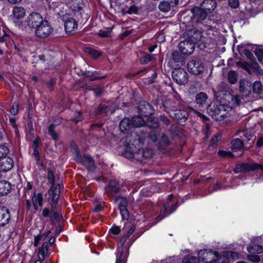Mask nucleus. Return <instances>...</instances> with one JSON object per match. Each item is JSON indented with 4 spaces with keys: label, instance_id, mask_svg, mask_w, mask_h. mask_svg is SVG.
<instances>
[{
    "label": "nucleus",
    "instance_id": "5",
    "mask_svg": "<svg viewBox=\"0 0 263 263\" xmlns=\"http://www.w3.org/2000/svg\"><path fill=\"white\" fill-rule=\"evenodd\" d=\"M173 80L180 85L184 84L188 81V74L183 68H175L172 73Z\"/></svg>",
    "mask_w": 263,
    "mask_h": 263
},
{
    "label": "nucleus",
    "instance_id": "31",
    "mask_svg": "<svg viewBox=\"0 0 263 263\" xmlns=\"http://www.w3.org/2000/svg\"><path fill=\"white\" fill-rule=\"evenodd\" d=\"M247 250L250 253L252 254H259L263 252V247L258 245L248 246Z\"/></svg>",
    "mask_w": 263,
    "mask_h": 263
},
{
    "label": "nucleus",
    "instance_id": "21",
    "mask_svg": "<svg viewBox=\"0 0 263 263\" xmlns=\"http://www.w3.org/2000/svg\"><path fill=\"white\" fill-rule=\"evenodd\" d=\"M109 112L111 113L114 112V110L111 109V106L109 105L101 104L96 107L95 110V114L96 115L104 116Z\"/></svg>",
    "mask_w": 263,
    "mask_h": 263
},
{
    "label": "nucleus",
    "instance_id": "62",
    "mask_svg": "<svg viewBox=\"0 0 263 263\" xmlns=\"http://www.w3.org/2000/svg\"><path fill=\"white\" fill-rule=\"evenodd\" d=\"M95 95L98 97L101 96L103 91V88L101 87H97L93 89Z\"/></svg>",
    "mask_w": 263,
    "mask_h": 263
},
{
    "label": "nucleus",
    "instance_id": "14",
    "mask_svg": "<svg viewBox=\"0 0 263 263\" xmlns=\"http://www.w3.org/2000/svg\"><path fill=\"white\" fill-rule=\"evenodd\" d=\"M257 166L256 163H241L237 164L234 172L235 173H246L251 171H255V166Z\"/></svg>",
    "mask_w": 263,
    "mask_h": 263
},
{
    "label": "nucleus",
    "instance_id": "20",
    "mask_svg": "<svg viewBox=\"0 0 263 263\" xmlns=\"http://www.w3.org/2000/svg\"><path fill=\"white\" fill-rule=\"evenodd\" d=\"M239 91L241 94L247 97L251 92V84L245 80H241L239 82Z\"/></svg>",
    "mask_w": 263,
    "mask_h": 263
},
{
    "label": "nucleus",
    "instance_id": "6",
    "mask_svg": "<svg viewBox=\"0 0 263 263\" xmlns=\"http://www.w3.org/2000/svg\"><path fill=\"white\" fill-rule=\"evenodd\" d=\"M43 21V18L40 13L32 12L28 16L25 23L29 28L35 29Z\"/></svg>",
    "mask_w": 263,
    "mask_h": 263
},
{
    "label": "nucleus",
    "instance_id": "52",
    "mask_svg": "<svg viewBox=\"0 0 263 263\" xmlns=\"http://www.w3.org/2000/svg\"><path fill=\"white\" fill-rule=\"evenodd\" d=\"M159 120L162 123V124L166 126H169L171 124L170 120L164 115H160L159 117Z\"/></svg>",
    "mask_w": 263,
    "mask_h": 263
},
{
    "label": "nucleus",
    "instance_id": "48",
    "mask_svg": "<svg viewBox=\"0 0 263 263\" xmlns=\"http://www.w3.org/2000/svg\"><path fill=\"white\" fill-rule=\"evenodd\" d=\"M9 153L8 148L4 145H0V159L6 157Z\"/></svg>",
    "mask_w": 263,
    "mask_h": 263
},
{
    "label": "nucleus",
    "instance_id": "39",
    "mask_svg": "<svg viewBox=\"0 0 263 263\" xmlns=\"http://www.w3.org/2000/svg\"><path fill=\"white\" fill-rule=\"evenodd\" d=\"M141 152L142 149H138L136 152L133 151L132 153L130 154L131 156L130 157V158L135 159L139 162H141L143 158V157L141 153Z\"/></svg>",
    "mask_w": 263,
    "mask_h": 263
},
{
    "label": "nucleus",
    "instance_id": "43",
    "mask_svg": "<svg viewBox=\"0 0 263 263\" xmlns=\"http://www.w3.org/2000/svg\"><path fill=\"white\" fill-rule=\"evenodd\" d=\"M85 51L86 53L95 59L98 58L101 55V53L99 51L92 49L90 48H86L85 49Z\"/></svg>",
    "mask_w": 263,
    "mask_h": 263
},
{
    "label": "nucleus",
    "instance_id": "11",
    "mask_svg": "<svg viewBox=\"0 0 263 263\" xmlns=\"http://www.w3.org/2000/svg\"><path fill=\"white\" fill-rule=\"evenodd\" d=\"M138 110L139 113L144 117L151 116L153 114L154 110L152 106L145 101L140 102L138 106Z\"/></svg>",
    "mask_w": 263,
    "mask_h": 263
},
{
    "label": "nucleus",
    "instance_id": "40",
    "mask_svg": "<svg viewBox=\"0 0 263 263\" xmlns=\"http://www.w3.org/2000/svg\"><path fill=\"white\" fill-rule=\"evenodd\" d=\"M160 146L164 148L170 144L168 137L165 134H162L159 140Z\"/></svg>",
    "mask_w": 263,
    "mask_h": 263
},
{
    "label": "nucleus",
    "instance_id": "55",
    "mask_svg": "<svg viewBox=\"0 0 263 263\" xmlns=\"http://www.w3.org/2000/svg\"><path fill=\"white\" fill-rule=\"evenodd\" d=\"M120 210L123 219H128L129 217V212L127 210V208L120 209Z\"/></svg>",
    "mask_w": 263,
    "mask_h": 263
},
{
    "label": "nucleus",
    "instance_id": "7",
    "mask_svg": "<svg viewBox=\"0 0 263 263\" xmlns=\"http://www.w3.org/2000/svg\"><path fill=\"white\" fill-rule=\"evenodd\" d=\"M191 12L192 16L191 21L192 24L200 23L206 17L208 14L200 6L194 7Z\"/></svg>",
    "mask_w": 263,
    "mask_h": 263
},
{
    "label": "nucleus",
    "instance_id": "61",
    "mask_svg": "<svg viewBox=\"0 0 263 263\" xmlns=\"http://www.w3.org/2000/svg\"><path fill=\"white\" fill-rule=\"evenodd\" d=\"M249 260L254 262H258L260 261V258L258 255H251L248 256Z\"/></svg>",
    "mask_w": 263,
    "mask_h": 263
},
{
    "label": "nucleus",
    "instance_id": "13",
    "mask_svg": "<svg viewBox=\"0 0 263 263\" xmlns=\"http://www.w3.org/2000/svg\"><path fill=\"white\" fill-rule=\"evenodd\" d=\"M215 96L216 101L219 102L221 104L225 105L224 106H229V103L232 98V96L229 92L223 90L218 91L215 92Z\"/></svg>",
    "mask_w": 263,
    "mask_h": 263
},
{
    "label": "nucleus",
    "instance_id": "25",
    "mask_svg": "<svg viewBox=\"0 0 263 263\" xmlns=\"http://www.w3.org/2000/svg\"><path fill=\"white\" fill-rule=\"evenodd\" d=\"M26 15V10L22 7H14L12 11V18L14 20H19L24 18Z\"/></svg>",
    "mask_w": 263,
    "mask_h": 263
},
{
    "label": "nucleus",
    "instance_id": "17",
    "mask_svg": "<svg viewBox=\"0 0 263 263\" xmlns=\"http://www.w3.org/2000/svg\"><path fill=\"white\" fill-rule=\"evenodd\" d=\"M14 165L13 159L10 157H6L1 159L0 162V171L6 172L10 171Z\"/></svg>",
    "mask_w": 263,
    "mask_h": 263
},
{
    "label": "nucleus",
    "instance_id": "8",
    "mask_svg": "<svg viewBox=\"0 0 263 263\" xmlns=\"http://www.w3.org/2000/svg\"><path fill=\"white\" fill-rule=\"evenodd\" d=\"M127 237H128V235L124 234L121 237L120 240V243L122 246V248L118 250V252L116 255V263H125L126 261L128 253L126 252V249H124L123 247V246L126 241Z\"/></svg>",
    "mask_w": 263,
    "mask_h": 263
},
{
    "label": "nucleus",
    "instance_id": "30",
    "mask_svg": "<svg viewBox=\"0 0 263 263\" xmlns=\"http://www.w3.org/2000/svg\"><path fill=\"white\" fill-rule=\"evenodd\" d=\"M131 120L133 127H141L145 124V121L140 116H135Z\"/></svg>",
    "mask_w": 263,
    "mask_h": 263
},
{
    "label": "nucleus",
    "instance_id": "50",
    "mask_svg": "<svg viewBox=\"0 0 263 263\" xmlns=\"http://www.w3.org/2000/svg\"><path fill=\"white\" fill-rule=\"evenodd\" d=\"M47 178L49 182L52 184V186L50 188V190H52L54 184V176L53 172L51 170H49L47 175Z\"/></svg>",
    "mask_w": 263,
    "mask_h": 263
},
{
    "label": "nucleus",
    "instance_id": "28",
    "mask_svg": "<svg viewBox=\"0 0 263 263\" xmlns=\"http://www.w3.org/2000/svg\"><path fill=\"white\" fill-rule=\"evenodd\" d=\"M61 122V120H59L58 122H57V124H51L50 125L48 128V133L51 137V138L54 141H57L58 140L59 135L57 133H56L55 130V127L60 124Z\"/></svg>",
    "mask_w": 263,
    "mask_h": 263
},
{
    "label": "nucleus",
    "instance_id": "16",
    "mask_svg": "<svg viewBox=\"0 0 263 263\" xmlns=\"http://www.w3.org/2000/svg\"><path fill=\"white\" fill-rule=\"evenodd\" d=\"M120 189V186L118 181L115 180H110L108 185L105 187V193L108 196L117 194Z\"/></svg>",
    "mask_w": 263,
    "mask_h": 263
},
{
    "label": "nucleus",
    "instance_id": "44",
    "mask_svg": "<svg viewBox=\"0 0 263 263\" xmlns=\"http://www.w3.org/2000/svg\"><path fill=\"white\" fill-rule=\"evenodd\" d=\"M155 59V55L148 54L140 58V62L142 64H146Z\"/></svg>",
    "mask_w": 263,
    "mask_h": 263
},
{
    "label": "nucleus",
    "instance_id": "32",
    "mask_svg": "<svg viewBox=\"0 0 263 263\" xmlns=\"http://www.w3.org/2000/svg\"><path fill=\"white\" fill-rule=\"evenodd\" d=\"M115 202L119 204V209L127 208L128 202L126 198L118 196L115 198Z\"/></svg>",
    "mask_w": 263,
    "mask_h": 263
},
{
    "label": "nucleus",
    "instance_id": "10",
    "mask_svg": "<svg viewBox=\"0 0 263 263\" xmlns=\"http://www.w3.org/2000/svg\"><path fill=\"white\" fill-rule=\"evenodd\" d=\"M198 255L203 261L209 263L215 261L217 257V253L211 250H201L198 252Z\"/></svg>",
    "mask_w": 263,
    "mask_h": 263
},
{
    "label": "nucleus",
    "instance_id": "64",
    "mask_svg": "<svg viewBox=\"0 0 263 263\" xmlns=\"http://www.w3.org/2000/svg\"><path fill=\"white\" fill-rule=\"evenodd\" d=\"M110 32L108 30L103 31L100 30L99 33V35L103 37H106L110 36Z\"/></svg>",
    "mask_w": 263,
    "mask_h": 263
},
{
    "label": "nucleus",
    "instance_id": "47",
    "mask_svg": "<svg viewBox=\"0 0 263 263\" xmlns=\"http://www.w3.org/2000/svg\"><path fill=\"white\" fill-rule=\"evenodd\" d=\"M147 126L153 129L157 128L159 126V123L157 119H151L147 123Z\"/></svg>",
    "mask_w": 263,
    "mask_h": 263
},
{
    "label": "nucleus",
    "instance_id": "54",
    "mask_svg": "<svg viewBox=\"0 0 263 263\" xmlns=\"http://www.w3.org/2000/svg\"><path fill=\"white\" fill-rule=\"evenodd\" d=\"M138 9L135 6H132L128 8L127 10L124 9L125 13L132 14H137Z\"/></svg>",
    "mask_w": 263,
    "mask_h": 263
},
{
    "label": "nucleus",
    "instance_id": "49",
    "mask_svg": "<svg viewBox=\"0 0 263 263\" xmlns=\"http://www.w3.org/2000/svg\"><path fill=\"white\" fill-rule=\"evenodd\" d=\"M218 155L223 158L224 157H230V158H234L235 157L234 155L230 151H219L218 152Z\"/></svg>",
    "mask_w": 263,
    "mask_h": 263
},
{
    "label": "nucleus",
    "instance_id": "35",
    "mask_svg": "<svg viewBox=\"0 0 263 263\" xmlns=\"http://www.w3.org/2000/svg\"><path fill=\"white\" fill-rule=\"evenodd\" d=\"M43 198L42 195L41 193H39L37 196H34L32 197V202L34 208L37 209L38 205H41L42 204Z\"/></svg>",
    "mask_w": 263,
    "mask_h": 263
},
{
    "label": "nucleus",
    "instance_id": "27",
    "mask_svg": "<svg viewBox=\"0 0 263 263\" xmlns=\"http://www.w3.org/2000/svg\"><path fill=\"white\" fill-rule=\"evenodd\" d=\"M11 189L10 183L6 180H0V196H4L10 193Z\"/></svg>",
    "mask_w": 263,
    "mask_h": 263
},
{
    "label": "nucleus",
    "instance_id": "60",
    "mask_svg": "<svg viewBox=\"0 0 263 263\" xmlns=\"http://www.w3.org/2000/svg\"><path fill=\"white\" fill-rule=\"evenodd\" d=\"M172 59L175 62H179L180 59V53L178 51H174L172 52Z\"/></svg>",
    "mask_w": 263,
    "mask_h": 263
},
{
    "label": "nucleus",
    "instance_id": "51",
    "mask_svg": "<svg viewBox=\"0 0 263 263\" xmlns=\"http://www.w3.org/2000/svg\"><path fill=\"white\" fill-rule=\"evenodd\" d=\"M169 206H170L169 203H166L164 204L163 210L161 211L159 216H158L157 217V219H159L158 221L164 218L166 216V214H165V213L166 211V209L169 207Z\"/></svg>",
    "mask_w": 263,
    "mask_h": 263
},
{
    "label": "nucleus",
    "instance_id": "29",
    "mask_svg": "<svg viewBox=\"0 0 263 263\" xmlns=\"http://www.w3.org/2000/svg\"><path fill=\"white\" fill-rule=\"evenodd\" d=\"M196 102L199 106H202L206 103L208 96L203 92H200L196 95Z\"/></svg>",
    "mask_w": 263,
    "mask_h": 263
},
{
    "label": "nucleus",
    "instance_id": "46",
    "mask_svg": "<svg viewBox=\"0 0 263 263\" xmlns=\"http://www.w3.org/2000/svg\"><path fill=\"white\" fill-rule=\"evenodd\" d=\"M141 155L143 156V158L147 159L151 158L153 154V151L149 148H145L142 149L141 152Z\"/></svg>",
    "mask_w": 263,
    "mask_h": 263
},
{
    "label": "nucleus",
    "instance_id": "4",
    "mask_svg": "<svg viewBox=\"0 0 263 263\" xmlns=\"http://www.w3.org/2000/svg\"><path fill=\"white\" fill-rule=\"evenodd\" d=\"M53 29L49 23L44 20L39 26L35 28V33L36 35L41 38H45L51 34Z\"/></svg>",
    "mask_w": 263,
    "mask_h": 263
},
{
    "label": "nucleus",
    "instance_id": "58",
    "mask_svg": "<svg viewBox=\"0 0 263 263\" xmlns=\"http://www.w3.org/2000/svg\"><path fill=\"white\" fill-rule=\"evenodd\" d=\"M238 0H229V5L230 7L233 8H236L239 6Z\"/></svg>",
    "mask_w": 263,
    "mask_h": 263
},
{
    "label": "nucleus",
    "instance_id": "34",
    "mask_svg": "<svg viewBox=\"0 0 263 263\" xmlns=\"http://www.w3.org/2000/svg\"><path fill=\"white\" fill-rule=\"evenodd\" d=\"M253 90L255 93L260 95L263 91V86L260 81H255L253 83Z\"/></svg>",
    "mask_w": 263,
    "mask_h": 263
},
{
    "label": "nucleus",
    "instance_id": "24",
    "mask_svg": "<svg viewBox=\"0 0 263 263\" xmlns=\"http://www.w3.org/2000/svg\"><path fill=\"white\" fill-rule=\"evenodd\" d=\"M179 0H170V2L163 1L160 2L159 5V9L162 12H168L171 9V6L173 7L176 6L178 3Z\"/></svg>",
    "mask_w": 263,
    "mask_h": 263
},
{
    "label": "nucleus",
    "instance_id": "12",
    "mask_svg": "<svg viewBox=\"0 0 263 263\" xmlns=\"http://www.w3.org/2000/svg\"><path fill=\"white\" fill-rule=\"evenodd\" d=\"M170 116L175 121L183 123L187 119L189 114L185 110L176 108L173 112L170 114Z\"/></svg>",
    "mask_w": 263,
    "mask_h": 263
},
{
    "label": "nucleus",
    "instance_id": "19",
    "mask_svg": "<svg viewBox=\"0 0 263 263\" xmlns=\"http://www.w3.org/2000/svg\"><path fill=\"white\" fill-rule=\"evenodd\" d=\"M208 14L213 12L217 6L216 0H203L200 6Z\"/></svg>",
    "mask_w": 263,
    "mask_h": 263
},
{
    "label": "nucleus",
    "instance_id": "38",
    "mask_svg": "<svg viewBox=\"0 0 263 263\" xmlns=\"http://www.w3.org/2000/svg\"><path fill=\"white\" fill-rule=\"evenodd\" d=\"M183 263H199V260L196 257L189 255L185 256L182 259Z\"/></svg>",
    "mask_w": 263,
    "mask_h": 263
},
{
    "label": "nucleus",
    "instance_id": "37",
    "mask_svg": "<svg viewBox=\"0 0 263 263\" xmlns=\"http://www.w3.org/2000/svg\"><path fill=\"white\" fill-rule=\"evenodd\" d=\"M232 147L233 149H240L243 146L242 140L237 138L232 141Z\"/></svg>",
    "mask_w": 263,
    "mask_h": 263
},
{
    "label": "nucleus",
    "instance_id": "18",
    "mask_svg": "<svg viewBox=\"0 0 263 263\" xmlns=\"http://www.w3.org/2000/svg\"><path fill=\"white\" fill-rule=\"evenodd\" d=\"M10 219L9 211L5 207L0 206V226L3 227L8 224Z\"/></svg>",
    "mask_w": 263,
    "mask_h": 263
},
{
    "label": "nucleus",
    "instance_id": "42",
    "mask_svg": "<svg viewBox=\"0 0 263 263\" xmlns=\"http://www.w3.org/2000/svg\"><path fill=\"white\" fill-rule=\"evenodd\" d=\"M48 243L46 241L44 242L42 247L39 248V253L42 256V259L44 260L45 258V256L47 253L48 252Z\"/></svg>",
    "mask_w": 263,
    "mask_h": 263
},
{
    "label": "nucleus",
    "instance_id": "33",
    "mask_svg": "<svg viewBox=\"0 0 263 263\" xmlns=\"http://www.w3.org/2000/svg\"><path fill=\"white\" fill-rule=\"evenodd\" d=\"M60 193V184L57 185L53 190V194L52 197V202L54 204H57L59 200V198Z\"/></svg>",
    "mask_w": 263,
    "mask_h": 263
},
{
    "label": "nucleus",
    "instance_id": "15",
    "mask_svg": "<svg viewBox=\"0 0 263 263\" xmlns=\"http://www.w3.org/2000/svg\"><path fill=\"white\" fill-rule=\"evenodd\" d=\"M178 47L180 51L184 54H191L194 50L195 45L192 42L185 40L181 42Z\"/></svg>",
    "mask_w": 263,
    "mask_h": 263
},
{
    "label": "nucleus",
    "instance_id": "59",
    "mask_svg": "<svg viewBox=\"0 0 263 263\" xmlns=\"http://www.w3.org/2000/svg\"><path fill=\"white\" fill-rule=\"evenodd\" d=\"M120 228L118 226H113L110 229V232L114 234V235H118L120 233Z\"/></svg>",
    "mask_w": 263,
    "mask_h": 263
},
{
    "label": "nucleus",
    "instance_id": "22",
    "mask_svg": "<svg viewBox=\"0 0 263 263\" xmlns=\"http://www.w3.org/2000/svg\"><path fill=\"white\" fill-rule=\"evenodd\" d=\"M243 53L246 58L250 61V63L248 64L249 66L255 69V70H258L260 68V66L255 61V58L253 55L252 52L248 49H245L243 51Z\"/></svg>",
    "mask_w": 263,
    "mask_h": 263
},
{
    "label": "nucleus",
    "instance_id": "45",
    "mask_svg": "<svg viewBox=\"0 0 263 263\" xmlns=\"http://www.w3.org/2000/svg\"><path fill=\"white\" fill-rule=\"evenodd\" d=\"M238 134H242V136H240L241 138L245 137L248 140H250L253 137V135L251 130L249 129H245L244 130H239L238 132Z\"/></svg>",
    "mask_w": 263,
    "mask_h": 263
},
{
    "label": "nucleus",
    "instance_id": "23",
    "mask_svg": "<svg viewBox=\"0 0 263 263\" xmlns=\"http://www.w3.org/2000/svg\"><path fill=\"white\" fill-rule=\"evenodd\" d=\"M77 22L72 18L67 20L64 23V27L67 33H72L77 29Z\"/></svg>",
    "mask_w": 263,
    "mask_h": 263
},
{
    "label": "nucleus",
    "instance_id": "53",
    "mask_svg": "<svg viewBox=\"0 0 263 263\" xmlns=\"http://www.w3.org/2000/svg\"><path fill=\"white\" fill-rule=\"evenodd\" d=\"M215 263H229V258L225 255L217 257L215 260Z\"/></svg>",
    "mask_w": 263,
    "mask_h": 263
},
{
    "label": "nucleus",
    "instance_id": "9",
    "mask_svg": "<svg viewBox=\"0 0 263 263\" xmlns=\"http://www.w3.org/2000/svg\"><path fill=\"white\" fill-rule=\"evenodd\" d=\"M188 71L194 74H199L204 70L203 63L199 60H192L190 61L187 64Z\"/></svg>",
    "mask_w": 263,
    "mask_h": 263
},
{
    "label": "nucleus",
    "instance_id": "36",
    "mask_svg": "<svg viewBox=\"0 0 263 263\" xmlns=\"http://www.w3.org/2000/svg\"><path fill=\"white\" fill-rule=\"evenodd\" d=\"M228 79L231 84H234L237 81L238 75L234 71H230L228 73Z\"/></svg>",
    "mask_w": 263,
    "mask_h": 263
},
{
    "label": "nucleus",
    "instance_id": "26",
    "mask_svg": "<svg viewBox=\"0 0 263 263\" xmlns=\"http://www.w3.org/2000/svg\"><path fill=\"white\" fill-rule=\"evenodd\" d=\"M132 120L125 118L120 122L119 128L121 132L125 133L133 127Z\"/></svg>",
    "mask_w": 263,
    "mask_h": 263
},
{
    "label": "nucleus",
    "instance_id": "56",
    "mask_svg": "<svg viewBox=\"0 0 263 263\" xmlns=\"http://www.w3.org/2000/svg\"><path fill=\"white\" fill-rule=\"evenodd\" d=\"M255 55L257 57L258 60L261 62L263 60V50L261 49H257L255 51Z\"/></svg>",
    "mask_w": 263,
    "mask_h": 263
},
{
    "label": "nucleus",
    "instance_id": "3",
    "mask_svg": "<svg viewBox=\"0 0 263 263\" xmlns=\"http://www.w3.org/2000/svg\"><path fill=\"white\" fill-rule=\"evenodd\" d=\"M71 147L75 151V161L78 163L82 164L89 171H92L95 168V162L92 157L85 155L83 157L80 156L77 146L74 143L71 144Z\"/></svg>",
    "mask_w": 263,
    "mask_h": 263
},
{
    "label": "nucleus",
    "instance_id": "2",
    "mask_svg": "<svg viewBox=\"0 0 263 263\" xmlns=\"http://www.w3.org/2000/svg\"><path fill=\"white\" fill-rule=\"evenodd\" d=\"M180 104V101L177 98L173 99L165 98L161 100L160 108L170 115V114L178 108Z\"/></svg>",
    "mask_w": 263,
    "mask_h": 263
},
{
    "label": "nucleus",
    "instance_id": "41",
    "mask_svg": "<svg viewBox=\"0 0 263 263\" xmlns=\"http://www.w3.org/2000/svg\"><path fill=\"white\" fill-rule=\"evenodd\" d=\"M135 228H136L135 226L129 223H126L124 224L123 230L125 232H127L126 235L129 237L135 231Z\"/></svg>",
    "mask_w": 263,
    "mask_h": 263
},
{
    "label": "nucleus",
    "instance_id": "63",
    "mask_svg": "<svg viewBox=\"0 0 263 263\" xmlns=\"http://www.w3.org/2000/svg\"><path fill=\"white\" fill-rule=\"evenodd\" d=\"M33 155L35 157V160L36 161V163L39 164L40 163V156L39 152L36 147H35L34 148Z\"/></svg>",
    "mask_w": 263,
    "mask_h": 263
},
{
    "label": "nucleus",
    "instance_id": "1",
    "mask_svg": "<svg viewBox=\"0 0 263 263\" xmlns=\"http://www.w3.org/2000/svg\"><path fill=\"white\" fill-rule=\"evenodd\" d=\"M218 101L212 102L208 107L209 114L217 121H221L228 116L229 106H224Z\"/></svg>",
    "mask_w": 263,
    "mask_h": 263
},
{
    "label": "nucleus",
    "instance_id": "57",
    "mask_svg": "<svg viewBox=\"0 0 263 263\" xmlns=\"http://www.w3.org/2000/svg\"><path fill=\"white\" fill-rule=\"evenodd\" d=\"M18 111V105L17 104H13L10 110V112L12 115H16Z\"/></svg>",
    "mask_w": 263,
    "mask_h": 263
}]
</instances>
